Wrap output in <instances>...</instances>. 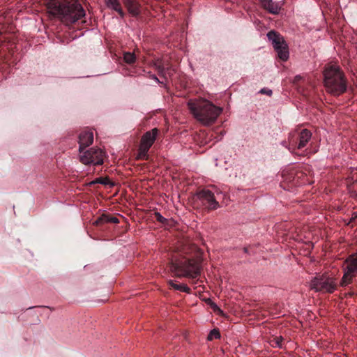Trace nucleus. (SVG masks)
Here are the masks:
<instances>
[{
  "label": "nucleus",
  "instance_id": "f257e3e1",
  "mask_svg": "<svg viewBox=\"0 0 357 357\" xmlns=\"http://www.w3.org/2000/svg\"><path fill=\"white\" fill-rule=\"evenodd\" d=\"M47 8L52 15L67 24L75 23L86 15L82 6L76 0H50Z\"/></svg>",
  "mask_w": 357,
  "mask_h": 357
},
{
  "label": "nucleus",
  "instance_id": "f03ea898",
  "mask_svg": "<svg viewBox=\"0 0 357 357\" xmlns=\"http://www.w3.org/2000/svg\"><path fill=\"white\" fill-rule=\"evenodd\" d=\"M190 248L182 245L179 249L181 258L175 257L170 263V271L177 277H187L197 278L201 273V265L199 260L183 256L188 254Z\"/></svg>",
  "mask_w": 357,
  "mask_h": 357
},
{
  "label": "nucleus",
  "instance_id": "7ed1b4c3",
  "mask_svg": "<svg viewBox=\"0 0 357 357\" xmlns=\"http://www.w3.org/2000/svg\"><path fill=\"white\" fill-rule=\"evenodd\" d=\"M188 106L195 119L204 125L214 123L222 112L221 107L206 99L190 100Z\"/></svg>",
  "mask_w": 357,
  "mask_h": 357
},
{
  "label": "nucleus",
  "instance_id": "20e7f679",
  "mask_svg": "<svg viewBox=\"0 0 357 357\" xmlns=\"http://www.w3.org/2000/svg\"><path fill=\"white\" fill-rule=\"evenodd\" d=\"M323 73L324 86L327 92L333 96H340L347 91V81L339 66L328 63L325 66Z\"/></svg>",
  "mask_w": 357,
  "mask_h": 357
},
{
  "label": "nucleus",
  "instance_id": "39448f33",
  "mask_svg": "<svg viewBox=\"0 0 357 357\" xmlns=\"http://www.w3.org/2000/svg\"><path fill=\"white\" fill-rule=\"evenodd\" d=\"M194 206L203 208L208 211L215 210L219 207L214 194L208 189L198 191L193 197Z\"/></svg>",
  "mask_w": 357,
  "mask_h": 357
},
{
  "label": "nucleus",
  "instance_id": "423d86ee",
  "mask_svg": "<svg viewBox=\"0 0 357 357\" xmlns=\"http://www.w3.org/2000/svg\"><path fill=\"white\" fill-rule=\"evenodd\" d=\"M312 137V133L307 129L290 133L289 137V150L296 153V150H302L306 147Z\"/></svg>",
  "mask_w": 357,
  "mask_h": 357
},
{
  "label": "nucleus",
  "instance_id": "0eeeda50",
  "mask_svg": "<svg viewBox=\"0 0 357 357\" xmlns=\"http://www.w3.org/2000/svg\"><path fill=\"white\" fill-rule=\"evenodd\" d=\"M311 289L315 291L332 294L337 289L335 280L326 275H319L314 277L310 283Z\"/></svg>",
  "mask_w": 357,
  "mask_h": 357
},
{
  "label": "nucleus",
  "instance_id": "6e6552de",
  "mask_svg": "<svg viewBox=\"0 0 357 357\" xmlns=\"http://www.w3.org/2000/svg\"><path fill=\"white\" fill-rule=\"evenodd\" d=\"M342 267L344 275L340 285L346 287L352 282L354 278L357 275V252L350 255L345 259Z\"/></svg>",
  "mask_w": 357,
  "mask_h": 357
},
{
  "label": "nucleus",
  "instance_id": "1a4fd4ad",
  "mask_svg": "<svg viewBox=\"0 0 357 357\" xmlns=\"http://www.w3.org/2000/svg\"><path fill=\"white\" fill-rule=\"evenodd\" d=\"M267 37L271 40L278 57L282 61H287L289 58V48L283 37L274 31H269Z\"/></svg>",
  "mask_w": 357,
  "mask_h": 357
},
{
  "label": "nucleus",
  "instance_id": "9d476101",
  "mask_svg": "<svg viewBox=\"0 0 357 357\" xmlns=\"http://www.w3.org/2000/svg\"><path fill=\"white\" fill-rule=\"evenodd\" d=\"M104 152L99 148H91L79 153V161L84 165H100L103 163Z\"/></svg>",
  "mask_w": 357,
  "mask_h": 357
},
{
  "label": "nucleus",
  "instance_id": "9b49d317",
  "mask_svg": "<svg viewBox=\"0 0 357 357\" xmlns=\"http://www.w3.org/2000/svg\"><path fill=\"white\" fill-rule=\"evenodd\" d=\"M150 66L154 68L157 70L158 74L165 79H167V74H168L169 76L171 75L169 70L172 68V66L167 61H165L161 59H157L151 61Z\"/></svg>",
  "mask_w": 357,
  "mask_h": 357
},
{
  "label": "nucleus",
  "instance_id": "f8f14e48",
  "mask_svg": "<svg viewBox=\"0 0 357 357\" xmlns=\"http://www.w3.org/2000/svg\"><path fill=\"white\" fill-rule=\"evenodd\" d=\"M158 132L159 130L158 128H153L143 135L140 141V146H142V151L144 152L149 151L153 144Z\"/></svg>",
  "mask_w": 357,
  "mask_h": 357
},
{
  "label": "nucleus",
  "instance_id": "ddd939ff",
  "mask_svg": "<svg viewBox=\"0 0 357 357\" xmlns=\"http://www.w3.org/2000/svg\"><path fill=\"white\" fill-rule=\"evenodd\" d=\"M93 142V133L89 130H82L79 135V152L82 153V151L89 146L92 144Z\"/></svg>",
  "mask_w": 357,
  "mask_h": 357
},
{
  "label": "nucleus",
  "instance_id": "4468645a",
  "mask_svg": "<svg viewBox=\"0 0 357 357\" xmlns=\"http://www.w3.org/2000/svg\"><path fill=\"white\" fill-rule=\"evenodd\" d=\"M124 5L128 12L133 16H137L140 13V4L136 0H124Z\"/></svg>",
  "mask_w": 357,
  "mask_h": 357
},
{
  "label": "nucleus",
  "instance_id": "2eb2a0df",
  "mask_svg": "<svg viewBox=\"0 0 357 357\" xmlns=\"http://www.w3.org/2000/svg\"><path fill=\"white\" fill-rule=\"evenodd\" d=\"M262 7L272 14H278L280 7L278 3L272 0H260Z\"/></svg>",
  "mask_w": 357,
  "mask_h": 357
},
{
  "label": "nucleus",
  "instance_id": "dca6fc26",
  "mask_svg": "<svg viewBox=\"0 0 357 357\" xmlns=\"http://www.w3.org/2000/svg\"><path fill=\"white\" fill-rule=\"evenodd\" d=\"M119 223V220L117 218L111 216L109 214H102L100 217L98 218V219L95 221L94 224L96 225H100L104 223Z\"/></svg>",
  "mask_w": 357,
  "mask_h": 357
},
{
  "label": "nucleus",
  "instance_id": "f3484780",
  "mask_svg": "<svg viewBox=\"0 0 357 357\" xmlns=\"http://www.w3.org/2000/svg\"><path fill=\"white\" fill-rule=\"evenodd\" d=\"M105 3L107 7L116 11L122 17L124 16V12L119 0H106Z\"/></svg>",
  "mask_w": 357,
  "mask_h": 357
},
{
  "label": "nucleus",
  "instance_id": "a211bd4d",
  "mask_svg": "<svg viewBox=\"0 0 357 357\" xmlns=\"http://www.w3.org/2000/svg\"><path fill=\"white\" fill-rule=\"evenodd\" d=\"M168 284H169V287L174 289H176V290H178L180 291H183V292H186V293L190 292V289L185 284H177V283H175L172 280H169L168 282Z\"/></svg>",
  "mask_w": 357,
  "mask_h": 357
},
{
  "label": "nucleus",
  "instance_id": "6ab92c4d",
  "mask_svg": "<svg viewBox=\"0 0 357 357\" xmlns=\"http://www.w3.org/2000/svg\"><path fill=\"white\" fill-rule=\"evenodd\" d=\"M123 60L128 64H132L136 60L135 54L131 52H125L123 54Z\"/></svg>",
  "mask_w": 357,
  "mask_h": 357
},
{
  "label": "nucleus",
  "instance_id": "aec40b11",
  "mask_svg": "<svg viewBox=\"0 0 357 357\" xmlns=\"http://www.w3.org/2000/svg\"><path fill=\"white\" fill-rule=\"evenodd\" d=\"M220 338V333L218 329L214 328L209 333L208 335V340L211 341L214 339H219Z\"/></svg>",
  "mask_w": 357,
  "mask_h": 357
},
{
  "label": "nucleus",
  "instance_id": "412c9836",
  "mask_svg": "<svg viewBox=\"0 0 357 357\" xmlns=\"http://www.w3.org/2000/svg\"><path fill=\"white\" fill-rule=\"evenodd\" d=\"M284 341V338L281 336L279 337H275L271 340L272 344L273 347H278L279 348L282 347V342Z\"/></svg>",
  "mask_w": 357,
  "mask_h": 357
},
{
  "label": "nucleus",
  "instance_id": "4be33fe9",
  "mask_svg": "<svg viewBox=\"0 0 357 357\" xmlns=\"http://www.w3.org/2000/svg\"><path fill=\"white\" fill-rule=\"evenodd\" d=\"M108 182H109V179L107 178L100 177V178H98L92 181L91 182H90L89 185H93L96 183H101L103 185H107L108 183Z\"/></svg>",
  "mask_w": 357,
  "mask_h": 357
},
{
  "label": "nucleus",
  "instance_id": "5701e85b",
  "mask_svg": "<svg viewBox=\"0 0 357 357\" xmlns=\"http://www.w3.org/2000/svg\"><path fill=\"white\" fill-rule=\"evenodd\" d=\"M155 215V218L156 219V220L162 224H167V222H168V220L166 219L165 218H164L160 213L158 212H155L154 213Z\"/></svg>",
  "mask_w": 357,
  "mask_h": 357
},
{
  "label": "nucleus",
  "instance_id": "b1692460",
  "mask_svg": "<svg viewBox=\"0 0 357 357\" xmlns=\"http://www.w3.org/2000/svg\"><path fill=\"white\" fill-rule=\"evenodd\" d=\"M139 158L142 160H148V151L144 152L142 151V146L139 145Z\"/></svg>",
  "mask_w": 357,
  "mask_h": 357
},
{
  "label": "nucleus",
  "instance_id": "393cba45",
  "mask_svg": "<svg viewBox=\"0 0 357 357\" xmlns=\"http://www.w3.org/2000/svg\"><path fill=\"white\" fill-rule=\"evenodd\" d=\"M259 93H261V94L268 95L269 96H271L272 95V93H273V92H272V91L271 89H266V88L261 89L259 91Z\"/></svg>",
  "mask_w": 357,
  "mask_h": 357
},
{
  "label": "nucleus",
  "instance_id": "a878e982",
  "mask_svg": "<svg viewBox=\"0 0 357 357\" xmlns=\"http://www.w3.org/2000/svg\"><path fill=\"white\" fill-rule=\"evenodd\" d=\"M148 75L150 78L155 80L157 83H160L159 79L155 75L152 74L151 72L148 73Z\"/></svg>",
  "mask_w": 357,
  "mask_h": 357
},
{
  "label": "nucleus",
  "instance_id": "bb28decb",
  "mask_svg": "<svg viewBox=\"0 0 357 357\" xmlns=\"http://www.w3.org/2000/svg\"><path fill=\"white\" fill-rule=\"evenodd\" d=\"M351 178L354 181H357V169L351 172Z\"/></svg>",
  "mask_w": 357,
  "mask_h": 357
},
{
  "label": "nucleus",
  "instance_id": "cd10ccee",
  "mask_svg": "<svg viewBox=\"0 0 357 357\" xmlns=\"http://www.w3.org/2000/svg\"><path fill=\"white\" fill-rule=\"evenodd\" d=\"M301 79H302V77H301V75H296V76L294 77V82H295V83H297V82H298Z\"/></svg>",
  "mask_w": 357,
  "mask_h": 357
},
{
  "label": "nucleus",
  "instance_id": "c85d7f7f",
  "mask_svg": "<svg viewBox=\"0 0 357 357\" xmlns=\"http://www.w3.org/2000/svg\"><path fill=\"white\" fill-rule=\"evenodd\" d=\"M243 250H244V252H245V253H248V248H244V249H243Z\"/></svg>",
  "mask_w": 357,
  "mask_h": 357
},
{
  "label": "nucleus",
  "instance_id": "c756f323",
  "mask_svg": "<svg viewBox=\"0 0 357 357\" xmlns=\"http://www.w3.org/2000/svg\"><path fill=\"white\" fill-rule=\"evenodd\" d=\"M349 295L350 296H352L354 295V292H352V291L349 292Z\"/></svg>",
  "mask_w": 357,
  "mask_h": 357
}]
</instances>
